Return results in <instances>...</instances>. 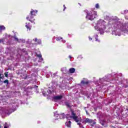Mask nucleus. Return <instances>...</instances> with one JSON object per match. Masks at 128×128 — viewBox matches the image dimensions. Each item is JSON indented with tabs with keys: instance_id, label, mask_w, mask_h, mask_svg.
Returning <instances> with one entry per match:
<instances>
[{
	"instance_id": "nucleus-22",
	"label": "nucleus",
	"mask_w": 128,
	"mask_h": 128,
	"mask_svg": "<svg viewBox=\"0 0 128 128\" xmlns=\"http://www.w3.org/2000/svg\"><path fill=\"white\" fill-rule=\"evenodd\" d=\"M38 44H42V40H38Z\"/></svg>"
},
{
	"instance_id": "nucleus-19",
	"label": "nucleus",
	"mask_w": 128,
	"mask_h": 128,
	"mask_svg": "<svg viewBox=\"0 0 128 128\" xmlns=\"http://www.w3.org/2000/svg\"><path fill=\"white\" fill-rule=\"evenodd\" d=\"M26 28L27 29L29 30H32V26H26Z\"/></svg>"
},
{
	"instance_id": "nucleus-11",
	"label": "nucleus",
	"mask_w": 128,
	"mask_h": 128,
	"mask_svg": "<svg viewBox=\"0 0 128 128\" xmlns=\"http://www.w3.org/2000/svg\"><path fill=\"white\" fill-rule=\"evenodd\" d=\"M36 56L42 60H44V59L42 58V54H36Z\"/></svg>"
},
{
	"instance_id": "nucleus-8",
	"label": "nucleus",
	"mask_w": 128,
	"mask_h": 128,
	"mask_svg": "<svg viewBox=\"0 0 128 128\" xmlns=\"http://www.w3.org/2000/svg\"><path fill=\"white\" fill-rule=\"evenodd\" d=\"M74 72H76V69L74 68H70L69 70V72L70 74H74Z\"/></svg>"
},
{
	"instance_id": "nucleus-12",
	"label": "nucleus",
	"mask_w": 128,
	"mask_h": 128,
	"mask_svg": "<svg viewBox=\"0 0 128 128\" xmlns=\"http://www.w3.org/2000/svg\"><path fill=\"white\" fill-rule=\"evenodd\" d=\"M65 106H66L68 108H70V103L68 102H65Z\"/></svg>"
},
{
	"instance_id": "nucleus-17",
	"label": "nucleus",
	"mask_w": 128,
	"mask_h": 128,
	"mask_svg": "<svg viewBox=\"0 0 128 128\" xmlns=\"http://www.w3.org/2000/svg\"><path fill=\"white\" fill-rule=\"evenodd\" d=\"M95 8H100V4H96Z\"/></svg>"
},
{
	"instance_id": "nucleus-31",
	"label": "nucleus",
	"mask_w": 128,
	"mask_h": 128,
	"mask_svg": "<svg viewBox=\"0 0 128 128\" xmlns=\"http://www.w3.org/2000/svg\"><path fill=\"white\" fill-rule=\"evenodd\" d=\"M0 128H2V126H0Z\"/></svg>"
},
{
	"instance_id": "nucleus-13",
	"label": "nucleus",
	"mask_w": 128,
	"mask_h": 128,
	"mask_svg": "<svg viewBox=\"0 0 128 128\" xmlns=\"http://www.w3.org/2000/svg\"><path fill=\"white\" fill-rule=\"evenodd\" d=\"M6 42V38H4L0 39V44H1V42Z\"/></svg>"
},
{
	"instance_id": "nucleus-15",
	"label": "nucleus",
	"mask_w": 128,
	"mask_h": 128,
	"mask_svg": "<svg viewBox=\"0 0 128 128\" xmlns=\"http://www.w3.org/2000/svg\"><path fill=\"white\" fill-rule=\"evenodd\" d=\"M14 40L18 42V38H16V36H14Z\"/></svg>"
},
{
	"instance_id": "nucleus-28",
	"label": "nucleus",
	"mask_w": 128,
	"mask_h": 128,
	"mask_svg": "<svg viewBox=\"0 0 128 128\" xmlns=\"http://www.w3.org/2000/svg\"><path fill=\"white\" fill-rule=\"evenodd\" d=\"M89 40H92V38H89Z\"/></svg>"
},
{
	"instance_id": "nucleus-1",
	"label": "nucleus",
	"mask_w": 128,
	"mask_h": 128,
	"mask_svg": "<svg viewBox=\"0 0 128 128\" xmlns=\"http://www.w3.org/2000/svg\"><path fill=\"white\" fill-rule=\"evenodd\" d=\"M38 13V10H32L30 12V16H29L26 18V20H29V22H30L32 24H36V19H34V16H36V14Z\"/></svg>"
},
{
	"instance_id": "nucleus-30",
	"label": "nucleus",
	"mask_w": 128,
	"mask_h": 128,
	"mask_svg": "<svg viewBox=\"0 0 128 128\" xmlns=\"http://www.w3.org/2000/svg\"><path fill=\"white\" fill-rule=\"evenodd\" d=\"M93 124H96V122H93Z\"/></svg>"
},
{
	"instance_id": "nucleus-23",
	"label": "nucleus",
	"mask_w": 128,
	"mask_h": 128,
	"mask_svg": "<svg viewBox=\"0 0 128 128\" xmlns=\"http://www.w3.org/2000/svg\"><path fill=\"white\" fill-rule=\"evenodd\" d=\"M95 40H96V42H100V40H98V38H95Z\"/></svg>"
},
{
	"instance_id": "nucleus-7",
	"label": "nucleus",
	"mask_w": 128,
	"mask_h": 128,
	"mask_svg": "<svg viewBox=\"0 0 128 128\" xmlns=\"http://www.w3.org/2000/svg\"><path fill=\"white\" fill-rule=\"evenodd\" d=\"M72 122L70 121H69L68 122H66V126L67 128H70L72 126Z\"/></svg>"
},
{
	"instance_id": "nucleus-32",
	"label": "nucleus",
	"mask_w": 128,
	"mask_h": 128,
	"mask_svg": "<svg viewBox=\"0 0 128 128\" xmlns=\"http://www.w3.org/2000/svg\"><path fill=\"white\" fill-rule=\"evenodd\" d=\"M92 126H94V125H92Z\"/></svg>"
},
{
	"instance_id": "nucleus-3",
	"label": "nucleus",
	"mask_w": 128,
	"mask_h": 128,
	"mask_svg": "<svg viewBox=\"0 0 128 128\" xmlns=\"http://www.w3.org/2000/svg\"><path fill=\"white\" fill-rule=\"evenodd\" d=\"M71 112V115H72V118L76 122H80V120H78V116H76V113L74 112V111L72 110H70Z\"/></svg>"
},
{
	"instance_id": "nucleus-9",
	"label": "nucleus",
	"mask_w": 128,
	"mask_h": 128,
	"mask_svg": "<svg viewBox=\"0 0 128 128\" xmlns=\"http://www.w3.org/2000/svg\"><path fill=\"white\" fill-rule=\"evenodd\" d=\"M59 116H60V118H66V116L64 113L59 114Z\"/></svg>"
},
{
	"instance_id": "nucleus-21",
	"label": "nucleus",
	"mask_w": 128,
	"mask_h": 128,
	"mask_svg": "<svg viewBox=\"0 0 128 128\" xmlns=\"http://www.w3.org/2000/svg\"><path fill=\"white\" fill-rule=\"evenodd\" d=\"M4 74H2V76H1L0 77V80H4Z\"/></svg>"
},
{
	"instance_id": "nucleus-16",
	"label": "nucleus",
	"mask_w": 128,
	"mask_h": 128,
	"mask_svg": "<svg viewBox=\"0 0 128 128\" xmlns=\"http://www.w3.org/2000/svg\"><path fill=\"white\" fill-rule=\"evenodd\" d=\"M4 84H8V80H6L3 82Z\"/></svg>"
},
{
	"instance_id": "nucleus-6",
	"label": "nucleus",
	"mask_w": 128,
	"mask_h": 128,
	"mask_svg": "<svg viewBox=\"0 0 128 128\" xmlns=\"http://www.w3.org/2000/svg\"><path fill=\"white\" fill-rule=\"evenodd\" d=\"M62 95L54 96V100H62Z\"/></svg>"
},
{
	"instance_id": "nucleus-10",
	"label": "nucleus",
	"mask_w": 128,
	"mask_h": 128,
	"mask_svg": "<svg viewBox=\"0 0 128 128\" xmlns=\"http://www.w3.org/2000/svg\"><path fill=\"white\" fill-rule=\"evenodd\" d=\"M6 30V27H4V26H0V32H2V30Z\"/></svg>"
},
{
	"instance_id": "nucleus-20",
	"label": "nucleus",
	"mask_w": 128,
	"mask_h": 128,
	"mask_svg": "<svg viewBox=\"0 0 128 128\" xmlns=\"http://www.w3.org/2000/svg\"><path fill=\"white\" fill-rule=\"evenodd\" d=\"M26 26H32V25L30 24V23H26Z\"/></svg>"
},
{
	"instance_id": "nucleus-24",
	"label": "nucleus",
	"mask_w": 128,
	"mask_h": 128,
	"mask_svg": "<svg viewBox=\"0 0 128 128\" xmlns=\"http://www.w3.org/2000/svg\"><path fill=\"white\" fill-rule=\"evenodd\" d=\"M6 124H8L6 123L5 125L4 126V128H8V126H6Z\"/></svg>"
},
{
	"instance_id": "nucleus-26",
	"label": "nucleus",
	"mask_w": 128,
	"mask_h": 128,
	"mask_svg": "<svg viewBox=\"0 0 128 128\" xmlns=\"http://www.w3.org/2000/svg\"><path fill=\"white\" fill-rule=\"evenodd\" d=\"M64 10H65L66 8V6L64 5Z\"/></svg>"
},
{
	"instance_id": "nucleus-25",
	"label": "nucleus",
	"mask_w": 128,
	"mask_h": 128,
	"mask_svg": "<svg viewBox=\"0 0 128 128\" xmlns=\"http://www.w3.org/2000/svg\"><path fill=\"white\" fill-rule=\"evenodd\" d=\"M38 38H35V39H34L35 42H38Z\"/></svg>"
},
{
	"instance_id": "nucleus-18",
	"label": "nucleus",
	"mask_w": 128,
	"mask_h": 128,
	"mask_svg": "<svg viewBox=\"0 0 128 128\" xmlns=\"http://www.w3.org/2000/svg\"><path fill=\"white\" fill-rule=\"evenodd\" d=\"M4 76H5L6 78H8V72H5Z\"/></svg>"
},
{
	"instance_id": "nucleus-5",
	"label": "nucleus",
	"mask_w": 128,
	"mask_h": 128,
	"mask_svg": "<svg viewBox=\"0 0 128 128\" xmlns=\"http://www.w3.org/2000/svg\"><path fill=\"white\" fill-rule=\"evenodd\" d=\"M90 82L85 81L84 80H82L80 82L81 86H84V84H88Z\"/></svg>"
},
{
	"instance_id": "nucleus-29",
	"label": "nucleus",
	"mask_w": 128,
	"mask_h": 128,
	"mask_svg": "<svg viewBox=\"0 0 128 128\" xmlns=\"http://www.w3.org/2000/svg\"><path fill=\"white\" fill-rule=\"evenodd\" d=\"M78 124L79 126H80V124H82L80 123H78Z\"/></svg>"
},
{
	"instance_id": "nucleus-2",
	"label": "nucleus",
	"mask_w": 128,
	"mask_h": 128,
	"mask_svg": "<svg viewBox=\"0 0 128 128\" xmlns=\"http://www.w3.org/2000/svg\"><path fill=\"white\" fill-rule=\"evenodd\" d=\"M96 18H98V12L96 11L88 12L86 16V18L90 20H94Z\"/></svg>"
},
{
	"instance_id": "nucleus-14",
	"label": "nucleus",
	"mask_w": 128,
	"mask_h": 128,
	"mask_svg": "<svg viewBox=\"0 0 128 128\" xmlns=\"http://www.w3.org/2000/svg\"><path fill=\"white\" fill-rule=\"evenodd\" d=\"M62 40V38L59 36L56 38V40Z\"/></svg>"
},
{
	"instance_id": "nucleus-27",
	"label": "nucleus",
	"mask_w": 128,
	"mask_h": 128,
	"mask_svg": "<svg viewBox=\"0 0 128 128\" xmlns=\"http://www.w3.org/2000/svg\"><path fill=\"white\" fill-rule=\"evenodd\" d=\"M68 58H69L70 59V58H72V56H68Z\"/></svg>"
},
{
	"instance_id": "nucleus-4",
	"label": "nucleus",
	"mask_w": 128,
	"mask_h": 128,
	"mask_svg": "<svg viewBox=\"0 0 128 128\" xmlns=\"http://www.w3.org/2000/svg\"><path fill=\"white\" fill-rule=\"evenodd\" d=\"M84 122L85 124L88 123V124H92L94 122V121L90 118H86L84 121Z\"/></svg>"
}]
</instances>
